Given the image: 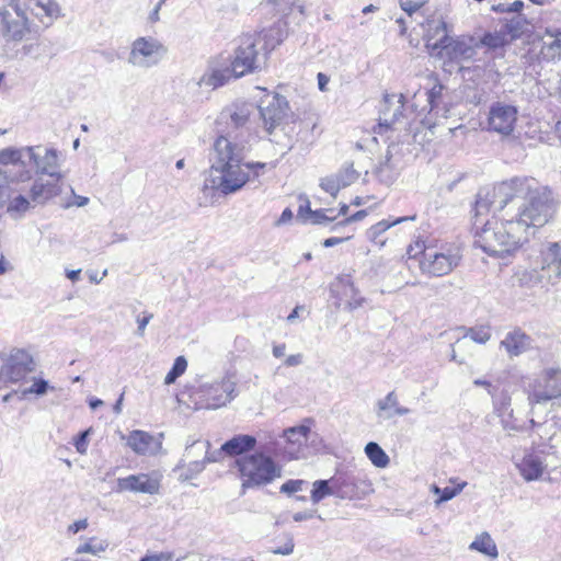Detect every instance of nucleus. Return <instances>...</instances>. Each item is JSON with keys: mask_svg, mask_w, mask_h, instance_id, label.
I'll list each match as a JSON object with an SVG mask.
<instances>
[{"mask_svg": "<svg viewBox=\"0 0 561 561\" xmlns=\"http://www.w3.org/2000/svg\"><path fill=\"white\" fill-rule=\"evenodd\" d=\"M205 469V461L204 460H195L191 461L186 467V472L184 476V480H190L195 478L197 474H199Z\"/></svg>", "mask_w": 561, "mask_h": 561, "instance_id": "obj_48", "label": "nucleus"}, {"mask_svg": "<svg viewBox=\"0 0 561 561\" xmlns=\"http://www.w3.org/2000/svg\"><path fill=\"white\" fill-rule=\"evenodd\" d=\"M295 543L293 536H286V542L282 547H277L272 550L274 554L289 556L294 552Z\"/></svg>", "mask_w": 561, "mask_h": 561, "instance_id": "obj_53", "label": "nucleus"}, {"mask_svg": "<svg viewBox=\"0 0 561 561\" xmlns=\"http://www.w3.org/2000/svg\"><path fill=\"white\" fill-rule=\"evenodd\" d=\"M259 35H261V42L263 41L262 49L265 51H272L284 41V32L279 25H274Z\"/></svg>", "mask_w": 561, "mask_h": 561, "instance_id": "obj_32", "label": "nucleus"}, {"mask_svg": "<svg viewBox=\"0 0 561 561\" xmlns=\"http://www.w3.org/2000/svg\"><path fill=\"white\" fill-rule=\"evenodd\" d=\"M529 403H547L561 396V369L545 368L528 386Z\"/></svg>", "mask_w": 561, "mask_h": 561, "instance_id": "obj_11", "label": "nucleus"}, {"mask_svg": "<svg viewBox=\"0 0 561 561\" xmlns=\"http://www.w3.org/2000/svg\"><path fill=\"white\" fill-rule=\"evenodd\" d=\"M255 108L254 104L248 102H234L226 106L217 121L219 125L226 126V129L221 130L226 133L225 136L232 140V135L247 126Z\"/></svg>", "mask_w": 561, "mask_h": 561, "instance_id": "obj_13", "label": "nucleus"}, {"mask_svg": "<svg viewBox=\"0 0 561 561\" xmlns=\"http://www.w3.org/2000/svg\"><path fill=\"white\" fill-rule=\"evenodd\" d=\"M505 28H506L507 33L511 34L512 38L517 37L522 31L519 18H516V19L512 20L510 23H507L505 25Z\"/></svg>", "mask_w": 561, "mask_h": 561, "instance_id": "obj_58", "label": "nucleus"}, {"mask_svg": "<svg viewBox=\"0 0 561 561\" xmlns=\"http://www.w3.org/2000/svg\"><path fill=\"white\" fill-rule=\"evenodd\" d=\"M266 163L263 162H244L243 161V168L249 173L252 172L253 178H259L264 169L266 168Z\"/></svg>", "mask_w": 561, "mask_h": 561, "instance_id": "obj_54", "label": "nucleus"}, {"mask_svg": "<svg viewBox=\"0 0 561 561\" xmlns=\"http://www.w3.org/2000/svg\"><path fill=\"white\" fill-rule=\"evenodd\" d=\"M186 367H187L186 358L184 356L176 357L173 363L172 368L170 369V371L167 374V376L164 378V383L165 385L174 383L175 380L185 373Z\"/></svg>", "mask_w": 561, "mask_h": 561, "instance_id": "obj_42", "label": "nucleus"}, {"mask_svg": "<svg viewBox=\"0 0 561 561\" xmlns=\"http://www.w3.org/2000/svg\"><path fill=\"white\" fill-rule=\"evenodd\" d=\"M256 438L248 434H238L225 442L217 450L218 455L229 457L242 456L243 454L254 450Z\"/></svg>", "mask_w": 561, "mask_h": 561, "instance_id": "obj_21", "label": "nucleus"}, {"mask_svg": "<svg viewBox=\"0 0 561 561\" xmlns=\"http://www.w3.org/2000/svg\"><path fill=\"white\" fill-rule=\"evenodd\" d=\"M400 7L403 11H405L409 15H412L414 12L420 10L424 1L423 0H399Z\"/></svg>", "mask_w": 561, "mask_h": 561, "instance_id": "obj_51", "label": "nucleus"}, {"mask_svg": "<svg viewBox=\"0 0 561 561\" xmlns=\"http://www.w3.org/2000/svg\"><path fill=\"white\" fill-rule=\"evenodd\" d=\"M517 115L518 110L516 106L495 102L490 106L489 111V129L503 136H508L515 128Z\"/></svg>", "mask_w": 561, "mask_h": 561, "instance_id": "obj_16", "label": "nucleus"}, {"mask_svg": "<svg viewBox=\"0 0 561 561\" xmlns=\"http://www.w3.org/2000/svg\"><path fill=\"white\" fill-rule=\"evenodd\" d=\"M309 432L310 427L299 425L284 430L283 436L289 444L300 447L307 443Z\"/></svg>", "mask_w": 561, "mask_h": 561, "instance_id": "obj_35", "label": "nucleus"}, {"mask_svg": "<svg viewBox=\"0 0 561 561\" xmlns=\"http://www.w3.org/2000/svg\"><path fill=\"white\" fill-rule=\"evenodd\" d=\"M368 459L378 468H385L389 463L388 455L375 442H370L365 447Z\"/></svg>", "mask_w": 561, "mask_h": 561, "instance_id": "obj_37", "label": "nucleus"}, {"mask_svg": "<svg viewBox=\"0 0 561 561\" xmlns=\"http://www.w3.org/2000/svg\"><path fill=\"white\" fill-rule=\"evenodd\" d=\"M244 146L226 136L216 138L210 153V168L203 184V193L219 192L230 195L240 191L249 181L250 173L243 168Z\"/></svg>", "mask_w": 561, "mask_h": 561, "instance_id": "obj_2", "label": "nucleus"}, {"mask_svg": "<svg viewBox=\"0 0 561 561\" xmlns=\"http://www.w3.org/2000/svg\"><path fill=\"white\" fill-rule=\"evenodd\" d=\"M304 363V355L301 353L293 354L286 357L284 365L287 367H296Z\"/></svg>", "mask_w": 561, "mask_h": 561, "instance_id": "obj_60", "label": "nucleus"}, {"mask_svg": "<svg viewBox=\"0 0 561 561\" xmlns=\"http://www.w3.org/2000/svg\"><path fill=\"white\" fill-rule=\"evenodd\" d=\"M237 397V383L230 377L201 385L194 392L193 399L198 409L215 410L225 407Z\"/></svg>", "mask_w": 561, "mask_h": 561, "instance_id": "obj_6", "label": "nucleus"}, {"mask_svg": "<svg viewBox=\"0 0 561 561\" xmlns=\"http://www.w3.org/2000/svg\"><path fill=\"white\" fill-rule=\"evenodd\" d=\"M416 216H404V217H399V218H396L393 220H389V219H383L379 222H377L376 225L371 226L370 229L368 230V236L369 238L374 241V242H378V238L385 232L387 231L389 228L398 225V224H401V222H404V221H408V220H415Z\"/></svg>", "mask_w": 561, "mask_h": 561, "instance_id": "obj_33", "label": "nucleus"}, {"mask_svg": "<svg viewBox=\"0 0 561 561\" xmlns=\"http://www.w3.org/2000/svg\"><path fill=\"white\" fill-rule=\"evenodd\" d=\"M32 159L34 154L28 146L4 148L0 150V174L12 184L28 182L34 174Z\"/></svg>", "mask_w": 561, "mask_h": 561, "instance_id": "obj_5", "label": "nucleus"}, {"mask_svg": "<svg viewBox=\"0 0 561 561\" xmlns=\"http://www.w3.org/2000/svg\"><path fill=\"white\" fill-rule=\"evenodd\" d=\"M312 486L311 501L313 503H319L321 500L329 495L335 496V485L331 483V479L317 480L313 482Z\"/></svg>", "mask_w": 561, "mask_h": 561, "instance_id": "obj_36", "label": "nucleus"}, {"mask_svg": "<svg viewBox=\"0 0 561 561\" xmlns=\"http://www.w3.org/2000/svg\"><path fill=\"white\" fill-rule=\"evenodd\" d=\"M91 432H92V430L88 428V430L79 433V435L77 436V438L75 440V447H76L77 451L81 455H84L87 453L88 437Z\"/></svg>", "mask_w": 561, "mask_h": 561, "instance_id": "obj_49", "label": "nucleus"}, {"mask_svg": "<svg viewBox=\"0 0 561 561\" xmlns=\"http://www.w3.org/2000/svg\"><path fill=\"white\" fill-rule=\"evenodd\" d=\"M168 48L156 37L141 36L131 43L128 62L140 69H149L160 64Z\"/></svg>", "mask_w": 561, "mask_h": 561, "instance_id": "obj_9", "label": "nucleus"}, {"mask_svg": "<svg viewBox=\"0 0 561 561\" xmlns=\"http://www.w3.org/2000/svg\"><path fill=\"white\" fill-rule=\"evenodd\" d=\"M259 44H261V35L247 34L240 38L229 68L234 78L243 77L261 67V60L264 57L260 56Z\"/></svg>", "mask_w": 561, "mask_h": 561, "instance_id": "obj_8", "label": "nucleus"}, {"mask_svg": "<svg viewBox=\"0 0 561 561\" xmlns=\"http://www.w3.org/2000/svg\"><path fill=\"white\" fill-rule=\"evenodd\" d=\"M12 183H9L1 174H0V209L3 208L8 201L10 199V193L13 187H11Z\"/></svg>", "mask_w": 561, "mask_h": 561, "instance_id": "obj_47", "label": "nucleus"}, {"mask_svg": "<svg viewBox=\"0 0 561 561\" xmlns=\"http://www.w3.org/2000/svg\"><path fill=\"white\" fill-rule=\"evenodd\" d=\"M465 485H466V482L458 485L457 488L446 486L443 490H440L438 486L435 485L434 491H435V493H440L438 502H446V501L454 499L463 489Z\"/></svg>", "mask_w": 561, "mask_h": 561, "instance_id": "obj_45", "label": "nucleus"}, {"mask_svg": "<svg viewBox=\"0 0 561 561\" xmlns=\"http://www.w3.org/2000/svg\"><path fill=\"white\" fill-rule=\"evenodd\" d=\"M421 253V271L435 277L449 274L459 264L460 260L458 250L450 247L440 250L424 248Z\"/></svg>", "mask_w": 561, "mask_h": 561, "instance_id": "obj_10", "label": "nucleus"}, {"mask_svg": "<svg viewBox=\"0 0 561 561\" xmlns=\"http://www.w3.org/2000/svg\"><path fill=\"white\" fill-rule=\"evenodd\" d=\"M32 149L34 159H32L33 172L39 175H47L49 179L62 181L65 173L60 171L62 154L55 148H47L42 145L28 146Z\"/></svg>", "mask_w": 561, "mask_h": 561, "instance_id": "obj_12", "label": "nucleus"}, {"mask_svg": "<svg viewBox=\"0 0 561 561\" xmlns=\"http://www.w3.org/2000/svg\"><path fill=\"white\" fill-rule=\"evenodd\" d=\"M428 79L433 81V87L425 93L427 105L424 106L423 110L428 107V111L431 112L438 107L443 95L444 85L438 81L437 76L433 72L428 75Z\"/></svg>", "mask_w": 561, "mask_h": 561, "instance_id": "obj_34", "label": "nucleus"}, {"mask_svg": "<svg viewBox=\"0 0 561 561\" xmlns=\"http://www.w3.org/2000/svg\"><path fill=\"white\" fill-rule=\"evenodd\" d=\"M48 382L44 379H35L33 385L27 388V389H24L22 391V394L23 396H26V394H30V393H35L37 396H43L47 392L48 390Z\"/></svg>", "mask_w": 561, "mask_h": 561, "instance_id": "obj_46", "label": "nucleus"}, {"mask_svg": "<svg viewBox=\"0 0 561 561\" xmlns=\"http://www.w3.org/2000/svg\"><path fill=\"white\" fill-rule=\"evenodd\" d=\"M28 193L34 206H44L61 193L60 181L38 178L33 181Z\"/></svg>", "mask_w": 561, "mask_h": 561, "instance_id": "obj_19", "label": "nucleus"}, {"mask_svg": "<svg viewBox=\"0 0 561 561\" xmlns=\"http://www.w3.org/2000/svg\"><path fill=\"white\" fill-rule=\"evenodd\" d=\"M14 188L10 193V199L7 203V213L11 216H22L31 208H34L33 201H31L30 194L27 196L23 194L14 195Z\"/></svg>", "mask_w": 561, "mask_h": 561, "instance_id": "obj_29", "label": "nucleus"}, {"mask_svg": "<svg viewBox=\"0 0 561 561\" xmlns=\"http://www.w3.org/2000/svg\"><path fill=\"white\" fill-rule=\"evenodd\" d=\"M398 402L397 393L394 391H390L383 399L377 401V416L383 420L391 419Z\"/></svg>", "mask_w": 561, "mask_h": 561, "instance_id": "obj_31", "label": "nucleus"}, {"mask_svg": "<svg viewBox=\"0 0 561 561\" xmlns=\"http://www.w3.org/2000/svg\"><path fill=\"white\" fill-rule=\"evenodd\" d=\"M519 473L526 481L538 480L545 470V465L540 457L534 454L526 455L517 465Z\"/></svg>", "mask_w": 561, "mask_h": 561, "instance_id": "obj_27", "label": "nucleus"}, {"mask_svg": "<svg viewBox=\"0 0 561 561\" xmlns=\"http://www.w3.org/2000/svg\"><path fill=\"white\" fill-rule=\"evenodd\" d=\"M9 7L0 11L1 31L10 39L21 41L28 32L27 18L16 2L12 1Z\"/></svg>", "mask_w": 561, "mask_h": 561, "instance_id": "obj_17", "label": "nucleus"}, {"mask_svg": "<svg viewBox=\"0 0 561 561\" xmlns=\"http://www.w3.org/2000/svg\"><path fill=\"white\" fill-rule=\"evenodd\" d=\"M257 108L270 140L290 150L295 134V119L286 98L279 94L267 95L261 101Z\"/></svg>", "mask_w": 561, "mask_h": 561, "instance_id": "obj_3", "label": "nucleus"}, {"mask_svg": "<svg viewBox=\"0 0 561 561\" xmlns=\"http://www.w3.org/2000/svg\"><path fill=\"white\" fill-rule=\"evenodd\" d=\"M173 552L147 553L139 561H171Z\"/></svg>", "mask_w": 561, "mask_h": 561, "instance_id": "obj_56", "label": "nucleus"}, {"mask_svg": "<svg viewBox=\"0 0 561 561\" xmlns=\"http://www.w3.org/2000/svg\"><path fill=\"white\" fill-rule=\"evenodd\" d=\"M493 215L476 232L474 243L491 256L514 253L538 227L548 222L552 208V192L534 178H514L492 191L480 190L474 205L476 225L491 209Z\"/></svg>", "mask_w": 561, "mask_h": 561, "instance_id": "obj_1", "label": "nucleus"}, {"mask_svg": "<svg viewBox=\"0 0 561 561\" xmlns=\"http://www.w3.org/2000/svg\"><path fill=\"white\" fill-rule=\"evenodd\" d=\"M305 484L304 480H288L280 486V492L286 494H293L301 490Z\"/></svg>", "mask_w": 561, "mask_h": 561, "instance_id": "obj_52", "label": "nucleus"}, {"mask_svg": "<svg viewBox=\"0 0 561 561\" xmlns=\"http://www.w3.org/2000/svg\"><path fill=\"white\" fill-rule=\"evenodd\" d=\"M540 55L546 60L561 59V30L547 27L541 36Z\"/></svg>", "mask_w": 561, "mask_h": 561, "instance_id": "obj_23", "label": "nucleus"}, {"mask_svg": "<svg viewBox=\"0 0 561 561\" xmlns=\"http://www.w3.org/2000/svg\"><path fill=\"white\" fill-rule=\"evenodd\" d=\"M425 28V38H426V48L432 54V45L439 39L440 37H444L445 35H449V26L448 24L442 19H435V18H428L424 23Z\"/></svg>", "mask_w": 561, "mask_h": 561, "instance_id": "obj_28", "label": "nucleus"}, {"mask_svg": "<svg viewBox=\"0 0 561 561\" xmlns=\"http://www.w3.org/2000/svg\"><path fill=\"white\" fill-rule=\"evenodd\" d=\"M312 213H314V210L310 208V202L308 198H306L305 204L299 206L298 218H300L304 222L310 221Z\"/></svg>", "mask_w": 561, "mask_h": 561, "instance_id": "obj_57", "label": "nucleus"}, {"mask_svg": "<svg viewBox=\"0 0 561 561\" xmlns=\"http://www.w3.org/2000/svg\"><path fill=\"white\" fill-rule=\"evenodd\" d=\"M366 215H367L366 210H358L357 213H355L351 217L345 218L344 220H342L339 224H336L333 227V230H335L339 226H344V225L350 224V222L359 221V220L364 219L366 217Z\"/></svg>", "mask_w": 561, "mask_h": 561, "instance_id": "obj_59", "label": "nucleus"}, {"mask_svg": "<svg viewBox=\"0 0 561 561\" xmlns=\"http://www.w3.org/2000/svg\"><path fill=\"white\" fill-rule=\"evenodd\" d=\"M236 466L243 490L267 485L282 477V467L273 458L271 444L260 445L254 453L238 458Z\"/></svg>", "mask_w": 561, "mask_h": 561, "instance_id": "obj_4", "label": "nucleus"}, {"mask_svg": "<svg viewBox=\"0 0 561 561\" xmlns=\"http://www.w3.org/2000/svg\"><path fill=\"white\" fill-rule=\"evenodd\" d=\"M41 5L49 16H53L58 11L57 3L53 2L51 0H45V2H41Z\"/></svg>", "mask_w": 561, "mask_h": 561, "instance_id": "obj_64", "label": "nucleus"}, {"mask_svg": "<svg viewBox=\"0 0 561 561\" xmlns=\"http://www.w3.org/2000/svg\"><path fill=\"white\" fill-rule=\"evenodd\" d=\"M389 171V165L388 163H385V164H381L378 169H377V175L378 178L386 182L387 184L391 183L393 181L392 176L390 175H385V173H387Z\"/></svg>", "mask_w": 561, "mask_h": 561, "instance_id": "obj_62", "label": "nucleus"}, {"mask_svg": "<svg viewBox=\"0 0 561 561\" xmlns=\"http://www.w3.org/2000/svg\"><path fill=\"white\" fill-rule=\"evenodd\" d=\"M108 547V542L103 539H99L96 537H92L88 539L87 541L80 543L76 548L77 554H83V553H91L93 556H98L99 553L106 550Z\"/></svg>", "mask_w": 561, "mask_h": 561, "instance_id": "obj_38", "label": "nucleus"}, {"mask_svg": "<svg viewBox=\"0 0 561 561\" xmlns=\"http://www.w3.org/2000/svg\"><path fill=\"white\" fill-rule=\"evenodd\" d=\"M71 197L72 199H69L64 203V208H70L72 206L83 207L89 204V198L85 196L77 195L75 190L70 186Z\"/></svg>", "mask_w": 561, "mask_h": 561, "instance_id": "obj_50", "label": "nucleus"}, {"mask_svg": "<svg viewBox=\"0 0 561 561\" xmlns=\"http://www.w3.org/2000/svg\"><path fill=\"white\" fill-rule=\"evenodd\" d=\"M319 185L325 193H329L332 197H336L340 190H342L334 174L321 178Z\"/></svg>", "mask_w": 561, "mask_h": 561, "instance_id": "obj_44", "label": "nucleus"}, {"mask_svg": "<svg viewBox=\"0 0 561 561\" xmlns=\"http://www.w3.org/2000/svg\"><path fill=\"white\" fill-rule=\"evenodd\" d=\"M466 336L470 337L472 341L479 344H485L491 337V328L490 325H479L470 328Z\"/></svg>", "mask_w": 561, "mask_h": 561, "instance_id": "obj_43", "label": "nucleus"}, {"mask_svg": "<svg viewBox=\"0 0 561 561\" xmlns=\"http://www.w3.org/2000/svg\"><path fill=\"white\" fill-rule=\"evenodd\" d=\"M469 549L479 551L488 557L497 558L499 551L494 540L488 533L479 535L469 546Z\"/></svg>", "mask_w": 561, "mask_h": 561, "instance_id": "obj_30", "label": "nucleus"}, {"mask_svg": "<svg viewBox=\"0 0 561 561\" xmlns=\"http://www.w3.org/2000/svg\"><path fill=\"white\" fill-rule=\"evenodd\" d=\"M33 370L32 356L23 350H13L0 369V380L18 382Z\"/></svg>", "mask_w": 561, "mask_h": 561, "instance_id": "obj_15", "label": "nucleus"}, {"mask_svg": "<svg viewBox=\"0 0 561 561\" xmlns=\"http://www.w3.org/2000/svg\"><path fill=\"white\" fill-rule=\"evenodd\" d=\"M118 491H131L145 494H157L160 483L147 474H131L117 480Z\"/></svg>", "mask_w": 561, "mask_h": 561, "instance_id": "obj_20", "label": "nucleus"}, {"mask_svg": "<svg viewBox=\"0 0 561 561\" xmlns=\"http://www.w3.org/2000/svg\"><path fill=\"white\" fill-rule=\"evenodd\" d=\"M334 219H335V217H329L327 215V210L319 209V210H314V213H312V217L310 218V222L314 224V225H323V224L331 222Z\"/></svg>", "mask_w": 561, "mask_h": 561, "instance_id": "obj_55", "label": "nucleus"}, {"mask_svg": "<svg viewBox=\"0 0 561 561\" xmlns=\"http://www.w3.org/2000/svg\"><path fill=\"white\" fill-rule=\"evenodd\" d=\"M87 527H88V520L85 518L79 519V520L75 522L73 524L69 525L68 531L72 533V534H77V533L85 529Z\"/></svg>", "mask_w": 561, "mask_h": 561, "instance_id": "obj_63", "label": "nucleus"}, {"mask_svg": "<svg viewBox=\"0 0 561 561\" xmlns=\"http://www.w3.org/2000/svg\"><path fill=\"white\" fill-rule=\"evenodd\" d=\"M541 275L548 284L556 285L561 278V243L549 242L540 251Z\"/></svg>", "mask_w": 561, "mask_h": 561, "instance_id": "obj_18", "label": "nucleus"}, {"mask_svg": "<svg viewBox=\"0 0 561 561\" xmlns=\"http://www.w3.org/2000/svg\"><path fill=\"white\" fill-rule=\"evenodd\" d=\"M478 43L479 47L488 46L490 48H499L507 43V38L504 32L485 33Z\"/></svg>", "mask_w": 561, "mask_h": 561, "instance_id": "obj_41", "label": "nucleus"}, {"mask_svg": "<svg viewBox=\"0 0 561 561\" xmlns=\"http://www.w3.org/2000/svg\"><path fill=\"white\" fill-rule=\"evenodd\" d=\"M209 447H210L209 442L195 440L190 446L186 447V449H185V457L191 458L193 456V451L195 449H198L199 451H203V450L206 451V456L203 459L205 461V463L220 461L222 455H218L217 450H215L214 453L209 454L208 453V448Z\"/></svg>", "mask_w": 561, "mask_h": 561, "instance_id": "obj_40", "label": "nucleus"}, {"mask_svg": "<svg viewBox=\"0 0 561 561\" xmlns=\"http://www.w3.org/2000/svg\"><path fill=\"white\" fill-rule=\"evenodd\" d=\"M393 110H390V99H385L383 107L380 111L379 125L380 127L392 128L403 116V95L401 94L396 101Z\"/></svg>", "mask_w": 561, "mask_h": 561, "instance_id": "obj_26", "label": "nucleus"}, {"mask_svg": "<svg viewBox=\"0 0 561 561\" xmlns=\"http://www.w3.org/2000/svg\"><path fill=\"white\" fill-rule=\"evenodd\" d=\"M231 76L229 68L217 69L209 67L196 81V85L199 88L205 87L209 90H215L225 85Z\"/></svg>", "mask_w": 561, "mask_h": 561, "instance_id": "obj_25", "label": "nucleus"}, {"mask_svg": "<svg viewBox=\"0 0 561 561\" xmlns=\"http://www.w3.org/2000/svg\"><path fill=\"white\" fill-rule=\"evenodd\" d=\"M342 188L350 186L356 182L359 178V173L354 169L352 162H346L342 168L334 174Z\"/></svg>", "mask_w": 561, "mask_h": 561, "instance_id": "obj_39", "label": "nucleus"}, {"mask_svg": "<svg viewBox=\"0 0 561 561\" xmlns=\"http://www.w3.org/2000/svg\"><path fill=\"white\" fill-rule=\"evenodd\" d=\"M478 47L479 43L473 37L453 38L445 35L432 45V56L447 59L449 62H460L471 60L476 56Z\"/></svg>", "mask_w": 561, "mask_h": 561, "instance_id": "obj_7", "label": "nucleus"}, {"mask_svg": "<svg viewBox=\"0 0 561 561\" xmlns=\"http://www.w3.org/2000/svg\"><path fill=\"white\" fill-rule=\"evenodd\" d=\"M335 485V496L342 500L362 499L369 494L371 484L360 474L340 473L331 478Z\"/></svg>", "mask_w": 561, "mask_h": 561, "instance_id": "obj_14", "label": "nucleus"}, {"mask_svg": "<svg viewBox=\"0 0 561 561\" xmlns=\"http://www.w3.org/2000/svg\"><path fill=\"white\" fill-rule=\"evenodd\" d=\"M127 445L139 455L153 454L159 444L156 438L142 431H134L127 438Z\"/></svg>", "mask_w": 561, "mask_h": 561, "instance_id": "obj_24", "label": "nucleus"}, {"mask_svg": "<svg viewBox=\"0 0 561 561\" xmlns=\"http://www.w3.org/2000/svg\"><path fill=\"white\" fill-rule=\"evenodd\" d=\"M152 318H153L152 313H145V316L142 318H137V324H138L137 333H138V335H140V336L144 335L145 329H146L147 324L150 322V320Z\"/></svg>", "mask_w": 561, "mask_h": 561, "instance_id": "obj_61", "label": "nucleus"}, {"mask_svg": "<svg viewBox=\"0 0 561 561\" xmlns=\"http://www.w3.org/2000/svg\"><path fill=\"white\" fill-rule=\"evenodd\" d=\"M500 345L510 357H516L531 347V337L520 329H514L505 335Z\"/></svg>", "mask_w": 561, "mask_h": 561, "instance_id": "obj_22", "label": "nucleus"}]
</instances>
